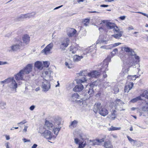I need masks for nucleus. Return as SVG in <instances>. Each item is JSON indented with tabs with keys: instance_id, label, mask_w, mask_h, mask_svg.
<instances>
[{
	"instance_id": "nucleus-1",
	"label": "nucleus",
	"mask_w": 148,
	"mask_h": 148,
	"mask_svg": "<svg viewBox=\"0 0 148 148\" xmlns=\"http://www.w3.org/2000/svg\"><path fill=\"white\" fill-rule=\"evenodd\" d=\"M93 111L95 113L98 112L101 115L105 116L108 113V110L105 108L101 106L100 103H96L94 106Z\"/></svg>"
},
{
	"instance_id": "nucleus-2",
	"label": "nucleus",
	"mask_w": 148,
	"mask_h": 148,
	"mask_svg": "<svg viewBox=\"0 0 148 148\" xmlns=\"http://www.w3.org/2000/svg\"><path fill=\"white\" fill-rule=\"evenodd\" d=\"M110 58H108L101 63V65L102 68L100 69V71H104L103 73V77L104 78H106L107 77V75L106 73V71L108 70L107 68L108 67L109 62H110Z\"/></svg>"
},
{
	"instance_id": "nucleus-3",
	"label": "nucleus",
	"mask_w": 148,
	"mask_h": 148,
	"mask_svg": "<svg viewBox=\"0 0 148 148\" xmlns=\"http://www.w3.org/2000/svg\"><path fill=\"white\" fill-rule=\"evenodd\" d=\"M39 132L41 134V135L45 138L49 140H51L52 137L51 132L48 130H45L43 127L40 128Z\"/></svg>"
},
{
	"instance_id": "nucleus-4",
	"label": "nucleus",
	"mask_w": 148,
	"mask_h": 148,
	"mask_svg": "<svg viewBox=\"0 0 148 148\" xmlns=\"http://www.w3.org/2000/svg\"><path fill=\"white\" fill-rule=\"evenodd\" d=\"M36 14L35 12L28 13L25 14H22L17 18V19L19 21H23L24 19L29 18L34 16Z\"/></svg>"
},
{
	"instance_id": "nucleus-5",
	"label": "nucleus",
	"mask_w": 148,
	"mask_h": 148,
	"mask_svg": "<svg viewBox=\"0 0 148 148\" xmlns=\"http://www.w3.org/2000/svg\"><path fill=\"white\" fill-rule=\"evenodd\" d=\"M22 46V42L18 40L16 41L14 44H12L10 48L12 51H15L20 49Z\"/></svg>"
},
{
	"instance_id": "nucleus-6",
	"label": "nucleus",
	"mask_w": 148,
	"mask_h": 148,
	"mask_svg": "<svg viewBox=\"0 0 148 148\" xmlns=\"http://www.w3.org/2000/svg\"><path fill=\"white\" fill-rule=\"evenodd\" d=\"M50 87L51 85L49 82L45 79H43L42 84V91L46 92L49 90Z\"/></svg>"
},
{
	"instance_id": "nucleus-7",
	"label": "nucleus",
	"mask_w": 148,
	"mask_h": 148,
	"mask_svg": "<svg viewBox=\"0 0 148 148\" xmlns=\"http://www.w3.org/2000/svg\"><path fill=\"white\" fill-rule=\"evenodd\" d=\"M53 47V43H51L47 45L45 48L43 49L41 53L45 55H48L51 53V51Z\"/></svg>"
},
{
	"instance_id": "nucleus-8",
	"label": "nucleus",
	"mask_w": 148,
	"mask_h": 148,
	"mask_svg": "<svg viewBox=\"0 0 148 148\" xmlns=\"http://www.w3.org/2000/svg\"><path fill=\"white\" fill-rule=\"evenodd\" d=\"M70 42V40L68 38H65L63 41L61 42V44L60 46V49L62 51H64L66 48L67 47Z\"/></svg>"
},
{
	"instance_id": "nucleus-9",
	"label": "nucleus",
	"mask_w": 148,
	"mask_h": 148,
	"mask_svg": "<svg viewBox=\"0 0 148 148\" xmlns=\"http://www.w3.org/2000/svg\"><path fill=\"white\" fill-rule=\"evenodd\" d=\"M122 51L123 52L128 53L131 56L135 55V52L134 50L130 48L127 47L126 46L121 47V48Z\"/></svg>"
},
{
	"instance_id": "nucleus-10",
	"label": "nucleus",
	"mask_w": 148,
	"mask_h": 148,
	"mask_svg": "<svg viewBox=\"0 0 148 148\" xmlns=\"http://www.w3.org/2000/svg\"><path fill=\"white\" fill-rule=\"evenodd\" d=\"M9 86L10 88L15 89L17 87V84L13 77L9 78Z\"/></svg>"
},
{
	"instance_id": "nucleus-11",
	"label": "nucleus",
	"mask_w": 148,
	"mask_h": 148,
	"mask_svg": "<svg viewBox=\"0 0 148 148\" xmlns=\"http://www.w3.org/2000/svg\"><path fill=\"white\" fill-rule=\"evenodd\" d=\"M25 74L23 72V71L21 70L18 73L14 75L15 78L17 81L23 80Z\"/></svg>"
},
{
	"instance_id": "nucleus-12",
	"label": "nucleus",
	"mask_w": 148,
	"mask_h": 148,
	"mask_svg": "<svg viewBox=\"0 0 148 148\" xmlns=\"http://www.w3.org/2000/svg\"><path fill=\"white\" fill-rule=\"evenodd\" d=\"M33 67V66L32 64H29L22 70L23 71V72L25 74H28L32 71Z\"/></svg>"
},
{
	"instance_id": "nucleus-13",
	"label": "nucleus",
	"mask_w": 148,
	"mask_h": 148,
	"mask_svg": "<svg viewBox=\"0 0 148 148\" xmlns=\"http://www.w3.org/2000/svg\"><path fill=\"white\" fill-rule=\"evenodd\" d=\"M100 76L99 72L96 70L93 71H92L88 73L87 76L89 77L97 78Z\"/></svg>"
},
{
	"instance_id": "nucleus-14",
	"label": "nucleus",
	"mask_w": 148,
	"mask_h": 148,
	"mask_svg": "<svg viewBox=\"0 0 148 148\" xmlns=\"http://www.w3.org/2000/svg\"><path fill=\"white\" fill-rule=\"evenodd\" d=\"M75 102L81 106V108H85L87 106L86 102L85 100H84L82 99H78Z\"/></svg>"
},
{
	"instance_id": "nucleus-15",
	"label": "nucleus",
	"mask_w": 148,
	"mask_h": 148,
	"mask_svg": "<svg viewBox=\"0 0 148 148\" xmlns=\"http://www.w3.org/2000/svg\"><path fill=\"white\" fill-rule=\"evenodd\" d=\"M67 32L68 36L69 37H72L74 36L77 31L74 28H69L67 29Z\"/></svg>"
},
{
	"instance_id": "nucleus-16",
	"label": "nucleus",
	"mask_w": 148,
	"mask_h": 148,
	"mask_svg": "<svg viewBox=\"0 0 148 148\" xmlns=\"http://www.w3.org/2000/svg\"><path fill=\"white\" fill-rule=\"evenodd\" d=\"M56 123L57 124L58 126L56 125V123H55V126L53 127V132L54 134L57 135L58 134L59 132L60 131L61 127H60L59 126V125L60 124V123L58 122Z\"/></svg>"
},
{
	"instance_id": "nucleus-17",
	"label": "nucleus",
	"mask_w": 148,
	"mask_h": 148,
	"mask_svg": "<svg viewBox=\"0 0 148 148\" xmlns=\"http://www.w3.org/2000/svg\"><path fill=\"white\" fill-rule=\"evenodd\" d=\"M83 86L82 84H78L76 85L73 88V90L76 92H80L84 89Z\"/></svg>"
},
{
	"instance_id": "nucleus-18",
	"label": "nucleus",
	"mask_w": 148,
	"mask_h": 148,
	"mask_svg": "<svg viewBox=\"0 0 148 148\" xmlns=\"http://www.w3.org/2000/svg\"><path fill=\"white\" fill-rule=\"evenodd\" d=\"M55 126L51 123V122L49 121H46L45 124V127L46 129L51 130Z\"/></svg>"
},
{
	"instance_id": "nucleus-19",
	"label": "nucleus",
	"mask_w": 148,
	"mask_h": 148,
	"mask_svg": "<svg viewBox=\"0 0 148 148\" xmlns=\"http://www.w3.org/2000/svg\"><path fill=\"white\" fill-rule=\"evenodd\" d=\"M87 75H84V76L81 78L76 79V83L77 84H81L82 83L86 82L87 80Z\"/></svg>"
},
{
	"instance_id": "nucleus-20",
	"label": "nucleus",
	"mask_w": 148,
	"mask_h": 148,
	"mask_svg": "<svg viewBox=\"0 0 148 148\" xmlns=\"http://www.w3.org/2000/svg\"><path fill=\"white\" fill-rule=\"evenodd\" d=\"M134 84L132 82L129 83L128 84L125 86L124 91L125 92H128L132 88Z\"/></svg>"
},
{
	"instance_id": "nucleus-21",
	"label": "nucleus",
	"mask_w": 148,
	"mask_h": 148,
	"mask_svg": "<svg viewBox=\"0 0 148 148\" xmlns=\"http://www.w3.org/2000/svg\"><path fill=\"white\" fill-rule=\"evenodd\" d=\"M80 99V96L77 93H74L71 96V99L73 101L76 102L77 100Z\"/></svg>"
},
{
	"instance_id": "nucleus-22",
	"label": "nucleus",
	"mask_w": 148,
	"mask_h": 148,
	"mask_svg": "<svg viewBox=\"0 0 148 148\" xmlns=\"http://www.w3.org/2000/svg\"><path fill=\"white\" fill-rule=\"evenodd\" d=\"M69 49L70 53L74 54L76 53L77 51L78 50V48L77 47L71 46L70 47Z\"/></svg>"
},
{
	"instance_id": "nucleus-23",
	"label": "nucleus",
	"mask_w": 148,
	"mask_h": 148,
	"mask_svg": "<svg viewBox=\"0 0 148 148\" xmlns=\"http://www.w3.org/2000/svg\"><path fill=\"white\" fill-rule=\"evenodd\" d=\"M115 31L116 32H118V33L112 35V36L116 39H119L122 36L123 32L122 31H119L118 30L116 29H115Z\"/></svg>"
},
{
	"instance_id": "nucleus-24",
	"label": "nucleus",
	"mask_w": 148,
	"mask_h": 148,
	"mask_svg": "<svg viewBox=\"0 0 148 148\" xmlns=\"http://www.w3.org/2000/svg\"><path fill=\"white\" fill-rule=\"evenodd\" d=\"M106 25L108 28L109 29L114 28L115 29V27L117 28V26H116L115 24L113 23L109 22H107Z\"/></svg>"
},
{
	"instance_id": "nucleus-25",
	"label": "nucleus",
	"mask_w": 148,
	"mask_h": 148,
	"mask_svg": "<svg viewBox=\"0 0 148 148\" xmlns=\"http://www.w3.org/2000/svg\"><path fill=\"white\" fill-rule=\"evenodd\" d=\"M115 105V107H116V108L119 109V108L117 107L121 105L122 106L124 104L123 102H122L120 99H117L114 101V103Z\"/></svg>"
},
{
	"instance_id": "nucleus-26",
	"label": "nucleus",
	"mask_w": 148,
	"mask_h": 148,
	"mask_svg": "<svg viewBox=\"0 0 148 148\" xmlns=\"http://www.w3.org/2000/svg\"><path fill=\"white\" fill-rule=\"evenodd\" d=\"M108 40H104L103 39L99 38L97 41L96 44H101L103 45L108 44Z\"/></svg>"
},
{
	"instance_id": "nucleus-27",
	"label": "nucleus",
	"mask_w": 148,
	"mask_h": 148,
	"mask_svg": "<svg viewBox=\"0 0 148 148\" xmlns=\"http://www.w3.org/2000/svg\"><path fill=\"white\" fill-rule=\"evenodd\" d=\"M142 110L145 113L148 114V103H146L142 106L141 108Z\"/></svg>"
},
{
	"instance_id": "nucleus-28",
	"label": "nucleus",
	"mask_w": 148,
	"mask_h": 148,
	"mask_svg": "<svg viewBox=\"0 0 148 148\" xmlns=\"http://www.w3.org/2000/svg\"><path fill=\"white\" fill-rule=\"evenodd\" d=\"M78 123V121H77L74 120L73 121L71 122L69 125V127L70 128L72 129L76 127Z\"/></svg>"
},
{
	"instance_id": "nucleus-29",
	"label": "nucleus",
	"mask_w": 148,
	"mask_h": 148,
	"mask_svg": "<svg viewBox=\"0 0 148 148\" xmlns=\"http://www.w3.org/2000/svg\"><path fill=\"white\" fill-rule=\"evenodd\" d=\"M42 63L40 61L36 62L34 64L35 66L39 69H42Z\"/></svg>"
},
{
	"instance_id": "nucleus-30",
	"label": "nucleus",
	"mask_w": 148,
	"mask_h": 148,
	"mask_svg": "<svg viewBox=\"0 0 148 148\" xmlns=\"http://www.w3.org/2000/svg\"><path fill=\"white\" fill-rule=\"evenodd\" d=\"M30 38L28 35L25 34L23 37V40L25 43L27 44L29 42Z\"/></svg>"
},
{
	"instance_id": "nucleus-31",
	"label": "nucleus",
	"mask_w": 148,
	"mask_h": 148,
	"mask_svg": "<svg viewBox=\"0 0 148 148\" xmlns=\"http://www.w3.org/2000/svg\"><path fill=\"white\" fill-rule=\"evenodd\" d=\"M83 58L82 56H79L77 55H75L73 56V60L74 62H78L81 59Z\"/></svg>"
},
{
	"instance_id": "nucleus-32",
	"label": "nucleus",
	"mask_w": 148,
	"mask_h": 148,
	"mask_svg": "<svg viewBox=\"0 0 148 148\" xmlns=\"http://www.w3.org/2000/svg\"><path fill=\"white\" fill-rule=\"evenodd\" d=\"M91 85L89 86V87L88 88V90H87L88 93L90 95V97H91L93 95L94 93V91L93 88L91 86Z\"/></svg>"
},
{
	"instance_id": "nucleus-33",
	"label": "nucleus",
	"mask_w": 148,
	"mask_h": 148,
	"mask_svg": "<svg viewBox=\"0 0 148 148\" xmlns=\"http://www.w3.org/2000/svg\"><path fill=\"white\" fill-rule=\"evenodd\" d=\"M104 146L106 148H112L113 147L111 143V142L109 141L105 142Z\"/></svg>"
},
{
	"instance_id": "nucleus-34",
	"label": "nucleus",
	"mask_w": 148,
	"mask_h": 148,
	"mask_svg": "<svg viewBox=\"0 0 148 148\" xmlns=\"http://www.w3.org/2000/svg\"><path fill=\"white\" fill-rule=\"evenodd\" d=\"M129 68H128L127 69H126L125 70V72H127L129 70V67H130L133 65H135V64L134 63V60H130V62L129 63Z\"/></svg>"
},
{
	"instance_id": "nucleus-35",
	"label": "nucleus",
	"mask_w": 148,
	"mask_h": 148,
	"mask_svg": "<svg viewBox=\"0 0 148 148\" xmlns=\"http://www.w3.org/2000/svg\"><path fill=\"white\" fill-rule=\"evenodd\" d=\"M141 100V96H140L131 100L130 102L131 103H134Z\"/></svg>"
},
{
	"instance_id": "nucleus-36",
	"label": "nucleus",
	"mask_w": 148,
	"mask_h": 148,
	"mask_svg": "<svg viewBox=\"0 0 148 148\" xmlns=\"http://www.w3.org/2000/svg\"><path fill=\"white\" fill-rule=\"evenodd\" d=\"M116 111L115 110H113L112 111L110 116L111 117V119L112 120H114L115 119L116 116Z\"/></svg>"
},
{
	"instance_id": "nucleus-37",
	"label": "nucleus",
	"mask_w": 148,
	"mask_h": 148,
	"mask_svg": "<svg viewBox=\"0 0 148 148\" xmlns=\"http://www.w3.org/2000/svg\"><path fill=\"white\" fill-rule=\"evenodd\" d=\"M6 103L2 101H0V108L2 109L5 108Z\"/></svg>"
},
{
	"instance_id": "nucleus-38",
	"label": "nucleus",
	"mask_w": 148,
	"mask_h": 148,
	"mask_svg": "<svg viewBox=\"0 0 148 148\" xmlns=\"http://www.w3.org/2000/svg\"><path fill=\"white\" fill-rule=\"evenodd\" d=\"M138 76L135 75H128L127 76V78L128 79H130L132 80H135L137 78H138Z\"/></svg>"
},
{
	"instance_id": "nucleus-39",
	"label": "nucleus",
	"mask_w": 148,
	"mask_h": 148,
	"mask_svg": "<svg viewBox=\"0 0 148 148\" xmlns=\"http://www.w3.org/2000/svg\"><path fill=\"white\" fill-rule=\"evenodd\" d=\"M121 129L120 127H115L113 126H111L110 128H108L109 131H114L116 130H120Z\"/></svg>"
},
{
	"instance_id": "nucleus-40",
	"label": "nucleus",
	"mask_w": 148,
	"mask_h": 148,
	"mask_svg": "<svg viewBox=\"0 0 148 148\" xmlns=\"http://www.w3.org/2000/svg\"><path fill=\"white\" fill-rule=\"evenodd\" d=\"M100 48L106 49H111L110 45H102L100 47Z\"/></svg>"
},
{
	"instance_id": "nucleus-41",
	"label": "nucleus",
	"mask_w": 148,
	"mask_h": 148,
	"mask_svg": "<svg viewBox=\"0 0 148 148\" xmlns=\"http://www.w3.org/2000/svg\"><path fill=\"white\" fill-rule=\"evenodd\" d=\"M141 97H145L148 99V92L147 91H145L143 93L140 95Z\"/></svg>"
},
{
	"instance_id": "nucleus-42",
	"label": "nucleus",
	"mask_w": 148,
	"mask_h": 148,
	"mask_svg": "<svg viewBox=\"0 0 148 148\" xmlns=\"http://www.w3.org/2000/svg\"><path fill=\"white\" fill-rule=\"evenodd\" d=\"M83 95L84 96L85 98L86 99H89L90 97L89 94L88 93L87 90H86L84 91L83 94Z\"/></svg>"
},
{
	"instance_id": "nucleus-43",
	"label": "nucleus",
	"mask_w": 148,
	"mask_h": 148,
	"mask_svg": "<svg viewBox=\"0 0 148 148\" xmlns=\"http://www.w3.org/2000/svg\"><path fill=\"white\" fill-rule=\"evenodd\" d=\"M89 22V19H85L83 21V23L86 26L88 25Z\"/></svg>"
},
{
	"instance_id": "nucleus-44",
	"label": "nucleus",
	"mask_w": 148,
	"mask_h": 148,
	"mask_svg": "<svg viewBox=\"0 0 148 148\" xmlns=\"http://www.w3.org/2000/svg\"><path fill=\"white\" fill-rule=\"evenodd\" d=\"M50 64V63L48 61H46L43 62L44 66L45 67L47 68L49 67Z\"/></svg>"
},
{
	"instance_id": "nucleus-45",
	"label": "nucleus",
	"mask_w": 148,
	"mask_h": 148,
	"mask_svg": "<svg viewBox=\"0 0 148 148\" xmlns=\"http://www.w3.org/2000/svg\"><path fill=\"white\" fill-rule=\"evenodd\" d=\"M85 142H82V143H80L79 144V148H83L85 146Z\"/></svg>"
},
{
	"instance_id": "nucleus-46",
	"label": "nucleus",
	"mask_w": 148,
	"mask_h": 148,
	"mask_svg": "<svg viewBox=\"0 0 148 148\" xmlns=\"http://www.w3.org/2000/svg\"><path fill=\"white\" fill-rule=\"evenodd\" d=\"M121 43L120 42L116 43L110 45L111 49L114 47L117 46L121 44Z\"/></svg>"
},
{
	"instance_id": "nucleus-47",
	"label": "nucleus",
	"mask_w": 148,
	"mask_h": 148,
	"mask_svg": "<svg viewBox=\"0 0 148 148\" xmlns=\"http://www.w3.org/2000/svg\"><path fill=\"white\" fill-rule=\"evenodd\" d=\"M44 73L45 75H49V76L51 73V71L49 69H47L44 71Z\"/></svg>"
},
{
	"instance_id": "nucleus-48",
	"label": "nucleus",
	"mask_w": 148,
	"mask_h": 148,
	"mask_svg": "<svg viewBox=\"0 0 148 148\" xmlns=\"http://www.w3.org/2000/svg\"><path fill=\"white\" fill-rule=\"evenodd\" d=\"M9 78H8L6 79H5L4 80L1 81L0 82L1 84H3V83H9Z\"/></svg>"
},
{
	"instance_id": "nucleus-49",
	"label": "nucleus",
	"mask_w": 148,
	"mask_h": 148,
	"mask_svg": "<svg viewBox=\"0 0 148 148\" xmlns=\"http://www.w3.org/2000/svg\"><path fill=\"white\" fill-rule=\"evenodd\" d=\"M143 143L140 141L136 143V146L137 147H139L142 146L143 145Z\"/></svg>"
},
{
	"instance_id": "nucleus-50",
	"label": "nucleus",
	"mask_w": 148,
	"mask_h": 148,
	"mask_svg": "<svg viewBox=\"0 0 148 148\" xmlns=\"http://www.w3.org/2000/svg\"><path fill=\"white\" fill-rule=\"evenodd\" d=\"M65 65L66 67L70 69L71 67H70V66L71 65V63L70 62L66 61L65 62Z\"/></svg>"
},
{
	"instance_id": "nucleus-51",
	"label": "nucleus",
	"mask_w": 148,
	"mask_h": 148,
	"mask_svg": "<svg viewBox=\"0 0 148 148\" xmlns=\"http://www.w3.org/2000/svg\"><path fill=\"white\" fill-rule=\"evenodd\" d=\"M114 93L115 94L117 93L119 91V89L117 87L114 88Z\"/></svg>"
},
{
	"instance_id": "nucleus-52",
	"label": "nucleus",
	"mask_w": 148,
	"mask_h": 148,
	"mask_svg": "<svg viewBox=\"0 0 148 148\" xmlns=\"http://www.w3.org/2000/svg\"><path fill=\"white\" fill-rule=\"evenodd\" d=\"M132 57L130 58L132 59L134 57L136 60H138L139 59V58L138 56H136L135 53V55L132 56Z\"/></svg>"
},
{
	"instance_id": "nucleus-53",
	"label": "nucleus",
	"mask_w": 148,
	"mask_h": 148,
	"mask_svg": "<svg viewBox=\"0 0 148 148\" xmlns=\"http://www.w3.org/2000/svg\"><path fill=\"white\" fill-rule=\"evenodd\" d=\"M127 137L128 139L129 140V141H130L131 142H133L134 143L136 142V141L132 139L129 136H127Z\"/></svg>"
},
{
	"instance_id": "nucleus-54",
	"label": "nucleus",
	"mask_w": 148,
	"mask_h": 148,
	"mask_svg": "<svg viewBox=\"0 0 148 148\" xmlns=\"http://www.w3.org/2000/svg\"><path fill=\"white\" fill-rule=\"evenodd\" d=\"M117 52H118V49H115L112 52V55H113V56H114V54L116 53Z\"/></svg>"
},
{
	"instance_id": "nucleus-55",
	"label": "nucleus",
	"mask_w": 148,
	"mask_h": 148,
	"mask_svg": "<svg viewBox=\"0 0 148 148\" xmlns=\"http://www.w3.org/2000/svg\"><path fill=\"white\" fill-rule=\"evenodd\" d=\"M135 13H138L142 14V15H144V16H146L148 18V14H146V13H143L142 12H135Z\"/></svg>"
},
{
	"instance_id": "nucleus-56",
	"label": "nucleus",
	"mask_w": 148,
	"mask_h": 148,
	"mask_svg": "<svg viewBox=\"0 0 148 148\" xmlns=\"http://www.w3.org/2000/svg\"><path fill=\"white\" fill-rule=\"evenodd\" d=\"M26 122L27 121H26V120H24L21 122L18 123L17 124L18 125H19V124L23 125L26 123Z\"/></svg>"
},
{
	"instance_id": "nucleus-57",
	"label": "nucleus",
	"mask_w": 148,
	"mask_h": 148,
	"mask_svg": "<svg viewBox=\"0 0 148 148\" xmlns=\"http://www.w3.org/2000/svg\"><path fill=\"white\" fill-rule=\"evenodd\" d=\"M88 143L89 145H94L93 140H90L88 141Z\"/></svg>"
},
{
	"instance_id": "nucleus-58",
	"label": "nucleus",
	"mask_w": 148,
	"mask_h": 148,
	"mask_svg": "<svg viewBox=\"0 0 148 148\" xmlns=\"http://www.w3.org/2000/svg\"><path fill=\"white\" fill-rule=\"evenodd\" d=\"M93 144L94 145H99V144H98V141L97 140V139L93 140Z\"/></svg>"
},
{
	"instance_id": "nucleus-59",
	"label": "nucleus",
	"mask_w": 148,
	"mask_h": 148,
	"mask_svg": "<svg viewBox=\"0 0 148 148\" xmlns=\"http://www.w3.org/2000/svg\"><path fill=\"white\" fill-rule=\"evenodd\" d=\"M127 29L129 30H133L134 29L132 25H130L127 27Z\"/></svg>"
},
{
	"instance_id": "nucleus-60",
	"label": "nucleus",
	"mask_w": 148,
	"mask_h": 148,
	"mask_svg": "<svg viewBox=\"0 0 148 148\" xmlns=\"http://www.w3.org/2000/svg\"><path fill=\"white\" fill-rule=\"evenodd\" d=\"M97 140L98 143L99 144V143L102 142H103L104 141V139L103 138H102L101 139H97Z\"/></svg>"
},
{
	"instance_id": "nucleus-61",
	"label": "nucleus",
	"mask_w": 148,
	"mask_h": 148,
	"mask_svg": "<svg viewBox=\"0 0 148 148\" xmlns=\"http://www.w3.org/2000/svg\"><path fill=\"white\" fill-rule=\"evenodd\" d=\"M28 127L26 125L24 126V128L23 130V132H27V129Z\"/></svg>"
},
{
	"instance_id": "nucleus-62",
	"label": "nucleus",
	"mask_w": 148,
	"mask_h": 148,
	"mask_svg": "<svg viewBox=\"0 0 148 148\" xmlns=\"http://www.w3.org/2000/svg\"><path fill=\"white\" fill-rule=\"evenodd\" d=\"M35 106H34L32 105L30 107L29 109L31 110H33L35 108Z\"/></svg>"
},
{
	"instance_id": "nucleus-63",
	"label": "nucleus",
	"mask_w": 148,
	"mask_h": 148,
	"mask_svg": "<svg viewBox=\"0 0 148 148\" xmlns=\"http://www.w3.org/2000/svg\"><path fill=\"white\" fill-rule=\"evenodd\" d=\"M112 136L114 138L116 139L117 138L118 136L116 134H112Z\"/></svg>"
},
{
	"instance_id": "nucleus-64",
	"label": "nucleus",
	"mask_w": 148,
	"mask_h": 148,
	"mask_svg": "<svg viewBox=\"0 0 148 148\" xmlns=\"http://www.w3.org/2000/svg\"><path fill=\"white\" fill-rule=\"evenodd\" d=\"M99 30L101 32H103L104 31V29L102 27H101L99 28Z\"/></svg>"
}]
</instances>
